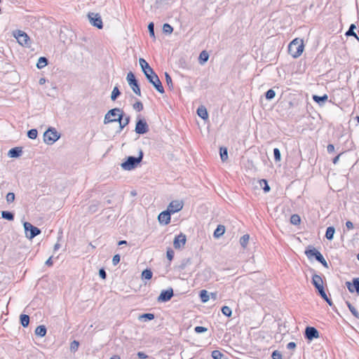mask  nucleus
Listing matches in <instances>:
<instances>
[{"label":"nucleus","instance_id":"obj_10","mask_svg":"<svg viewBox=\"0 0 359 359\" xmlns=\"http://www.w3.org/2000/svg\"><path fill=\"white\" fill-rule=\"evenodd\" d=\"M305 338L309 341H312L314 339L319 337V332L314 327H306L305 329Z\"/></svg>","mask_w":359,"mask_h":359},{"label":"nucleus","instance_id":"obj_33","mask_svg":"<svg viewBox=\"0 0 359 359\" xmlns=\"http://www.w3.org/2000/svg\"><path fill=\"white\" fill-rule=\"evenodd\" d=\"M200 297L201 301L204 303L207 302L209 300V294L208 291L203 290L200 292Z\"/></svg>","mask_w":359,"mask_h":359},{"label":"nucleus","instance_id":"obj_12","mask_svg":"<svg viewBox=\"0 0 359 359\" xmlns=\"http://www.w3.org/2000/svg\"><path fill=\"white\" fill-rule=\"evenodd\" d=\"M183 208V203L181 201L175 200L170 203L168 206L167 210L171 214L175 213L181 210Z\"/></svg>","mask_w":359,"mask_h":359},{"label":"nucleus","instance_id":"obj_27","mask_svg":"<svg viewBox=\"0 0 359 359\" xmlns=\"http://www.w3.org/2000/svg\"><path fill=\"white\" fill-rule=\"evenodd\" d=\"M320 252L317 250L316 248H313L311 249L306 250L305 251V254L306 255L309 259L312 257H316L317 255H318Z\"/></svg>","mask_w":359,"mask_h":359},{"label":"nucleus","instance_id":"obj_44","mask_svg":"<svg viewBox=\"0 0 359 359\" xmlns=\"http://www.w3.org/2000/svg\"><path fill=\"white\" fill-rule=\"evenodd\" d=\"M211 355H212V358H214V359H222V357L224 356V354L222 353L218 350H215V351H212Z\"/></svg>","mask_w":359,"mask_h":359},{"label":"nucleus","instance_id":"obj_5","mask_svg":"<svg viewBox=\"0 0 359 359\" xmlns=\"http://www.w3.org/2000/svg\"><path fill=\"white\" fill-rule=\"evenodd\" d=\"M23 226L25 236L29 239H32L41 233V230L38 227L33 226L28 222H24Z\"/></svg>","mask_w":359,"mask_h":359},{"label":"nucleus","instance_id":"obj_26","mask_svg":"<svg viewBox=\"0 0 359 359\" xmlns=\"http://www.w3.org/2000/svg\"><path fill=\"white\" fill-rule=\"evenodd\" d=\"M209 59V54L207 51L203 50L200 55H199V62L201 65H203L205 62H206Z\"/></svg>","mask_w":359,"mask_h":359},{"label":"nucleus","instance_id":"obj_49","mask_svg":"<svg viewBox=\"0 0 359 359\" xmlns=\"http://www.w3.org/2000/svg\"><path fill=\"white\" fill-rule=\"evenodd\" d=\"M6 200L8 203H13L15 200V194L13 192L8 193L6 196Z\"/></svg>","mask_w":359,"mask_h":359},{"label":"nucleus","instance_id":"obj_61","mask_svg":"<svg viewBox=\"0 0 359 359\" xmlns=\"http://www.w3.org/2000/svg\"><path fill=\"white\" fill-rule=\"evenodd\" d=\"M137 356L139 358H141V359H144V358H148V355L147 354H145L144 352H141V351L137 353Z\"/></svg>","mask_w":359,"mask_h":359},{"label":"nucleus","instance_id":"obj_59","mask_svg":"<svg viewBox=\"0 0 359 359\" xmlns=\"http://www.w3.org/2000/svg\"><path fill=\"white\" fill-rule=\"evenodd\" d=\"M99 276H100L101 278L102 279H105L106 277H107V273L106 271H104V269H100L99 270Z\"/></svg>","mask_w":359,"mask_h":359},{"label":"nucleus","instance_id":"obj_34","mask_svg":"<svg viewBox=\"0 0 359 359\" xmlns=\"http://www.w3.org/2000/svg\"><path fill=\"white\" fill-rule=\"evenodd\" d=\"M126 79L128 81L129 86L132 85L134 83H135L136 81H137L135 79L134 74L132 72H130L129 73H128Z\"/></svg>","mask_w":359,"mask_h":359},{"label":"nucleus","instance_id":"obj_57","mask_svg":"<svg viewBox=\"0 0 359 359\" xmlns=\"http://www.w3.org/2000/svg\"><path fill=\"white\" fill-rule=\"evenodd\" d=\"M121 257L119 255H115L112 258V264L114 266L117 265L120 262Z\"/></svg>","mask_w":359,"mask_h":359},{"label":"nucleus","instance_id":"obj_25","mask_svg":"<svg viewBox=\"0 0 359 359\" xmlns=\"http://www.w3.org/2000/svg\"><path fill=\"white\" fill-rule=\"evenodd\" d=\"M48 65V59L46 57H40L36 63V67L39 69L45 67Z\"/></svg>","mask_w":359,"mask_h":359},{"label":"nucleus","instance_id":"obj_58","mask_svg":"<svg viewBox=\"0 0 359 359\" xmlns=\"http://www.w3.org/2000/svg\"><path fill=\"white\" fill-rule=\"evenodd\" d=\"M142 318H145L146 320H151L154 318V315L153 313H144L141 316Z\"/></svg>","mask_w":359,"mask_h":359},{"label":"nucleus","instance_id":"obj_8","mask_svg":"<svg viewBox=\"0 0 359 359\" xmlns=\"http://www.w3.org/2000/svg\"><path fill=\"white\" fill-rule=\"evenodd\" d=\"M13 36L20 45L28 46L29 37L25 32L16 30L13 32Z\"/></svg>","mask_w":359,"mask_h":359},{"label":"nucleus","instance_id":"obj_24","mask_svg":"<svg viewBox=\"0 0 359 359\" xmlns=\"http://www.w3.org/2000/svg\"><path fill=\"white\" fill-rule=\"evenodd\" d=\"M335 233V229L334 226H329L326 229L325 237L327 240L332 241L334 238V234Z\"/></svg>","mask_w":359,"mask_h":359},{"label":"nucleus","instance_id":"obj_20","mask_svg":"<svg viewBox=\"0 0 359 359\" xmlns=\"http://www.w3.org/2000/svg\"><path fill=\"white\" fill-rule=\"evenodd\" d=\"M225 232V226L222 224H219L214 231L213 236L215 238H218L221 237Z\"/></svg>","mask_w":359,"mask_h":359},{"label":"nucleus","instance_id":"obj_9","mask_svg":"<svg viewBox=\"0 0 359 359\" xmlns=\"http://www.w3.org/2000/svg\"><path fill=\"white\" fill-rule=\"evenodd\" d=\"M89 21L92 25L98 29H102L103 27L101 16L98 13H90L88 15Z\"/></svg>","mask_w":359,"mask_h":359},{"label":"nucleus","instance_id":"obj_50","mask_svg":"<svg viewBox=\"0 0 359 359\" xmlns=\"http://www.w3.org/2000/svg\"><path fill=\"white\" fill-rule=\"evenodd\" d=\"M259 184L261 186H262L263 184L264 185L263 187L264 192H269L270 191V187L269 186L267 181L266 180H260Z\"/></svg>","mask_w":359,"mask_h":359},{"label":"nucleus","instance_id":"obj_45","mask_svg":"<svg viewBox=\"0 0 359 359\" xmlns=\"http://www.w3.org/2000/svg\"><path fill=\"white\" fill-rule=\"evenodd\" d=\"M273 156L274 159L276 162L280 161L281 160V154L279 149L275 148L273 149Z\"/></svg>","mask_w":359,"mask_h":359},{"label":"nucleus","instance_id":"obj_55","mask_svg":"<svg viewBox=\"0 0 359 359\" xmlns=\"http://www.w3.org/2000/svg\"><path fill=\"white\" fill-rule=\"evenodd\" d=\"M320 296L329 304V305H332V302L331 301L330 299L328 298V297L327 296L326 293H325V291H324L323 292H322L321 294H320Z\"/></svg>","mask_w":359,"mask_h":359},{"label":"nucleus","instance_id":"obj_31","mask_svg":"<svg viewBox=\"0 0 359 359\" xmlns=\"http://www.w3.org/2000/svg\"><path fill=\"white\" fill-rule=\"evenodd\" d=\"M250 240V236L248 234H245L240 238V244L243 248H246Z\"/></svg>","mask_w":359,"mask_h":359},{"label":"nucleus","instance_id":"obj_43","mask_svg":"<svg viewBox=\"0 0 359 359\" xmlns=\"http://www.w3.org/2000/svg\"><path fill=\"white\" fill-rule=\"evenodd\" d=\"M163 31L165 34H170L173 31V28L170 25L165 23L163 26Z\"/></svg>","mask_w":359,"mask_h":359},{"label":"nucleus","instance_id":"obj_54","mask_svg":"<svg viewBox=\"0 0 359 359\" xmlns=\"http://www.w3.org/2000/svg\"><path fill=\"white\" fill-rule=\"evenodd\" d=\"M174 251L171 248H168L166 252V257L169 261H172L174 257Z\"/></svg>","mask_w":359,"mask_h":359},{"label":"nucleus","instance_id":"obj_37","mask_svg":"<svg viewBox=\"0 0 359 359\" xmlns=\"http://www.w3.org/2000/svg\"><path fill=\"white\" fill-rule=\"evenodd\" d=\"M346 304L351 313L355 317L359 318V312L357 311V309L350 302H347Z\"/></svg>","mask_w":359,"mask_h":359},{"label":"nucleus","instance_id":"obj_41","mask_svg":"<svg viewBox=\"0 0 359 359\" xmlns=\"http://www.w3.org/2000/svg\"><path fill=\"white\" fill-rule=\"evenodd\" d=\"M38 132L36 129H31L27 132V136L32 140H34L37 137Z\"/></svg>","mask_w":359,"mask_h":359},{"label":"nucleus","instance_id":"obj_36","mask_svg":"<svg viewBox=\"0 0 359 359\" xmlns=\"http://www.w3.org/2000/svg\"><path fill=\"white\" fill-rule=\"evenodd\" d=\"M152 271L150 269H145L142 273V278L150 280L152 278Z\"/></svg>","mask_w":359,"mask_h":359},{"label":"nucleus","instance_id":"obj_19","mask_svg":"<svg viewBox=\"0 0 359 359\" xmlns=\"http://www.w3.org/2000/svg\"><path fill=\"white\" fill-rule=\"evenodd\" d=\"M197 114L198 115L199 117H201L203 120H205L208 118V111H207L206 108L203 106H201L198 108Z\"/></svg>","mask_w":359,"mask_h":359},{"label":"nucleus","instance_id":"obj_15","mask_svg":"<svg viewBox=\"0 0 359 359\" xmlns=\"http://www.w3.org/2000/svg\"><path fill=\"white\" fill-rule=\"evenodd\" d=\"M347 288L350 292H356L359 295V278H355L353 280V284L349 282H346Z\"/></svg>","mask_w":359,"mask_h":359},{"label":"nucleus","instance_id":"obj_13","mask_svg":"<svg viewBox=\"0 0 359 359\" xmlns=\"http://www.w3.org/2000/svg\"><path fill=\"white\" fill-rule=\"evenodd\" d=\"M187 237L185 234L180 233L176 236L173 241V246L175 249H181L186 243Z\"/></svg>","mask_w":359,"mask_h":359},{"label":"nucleus","instance_id":"obj_23","mask_svg":"<svg viewBox=\"0 0 359 359\" xmlns=\"http://www.w3.org/2000/svg\"><path fill=\"white\" fill-rule=\"evenodd\" d=\"M356 28V26L354 24H351L348 29V31L346 32V36H354L358 41H359V37L357 36L356 33L355 32V29Z\"/></svg>","mask_w":359,"mask_h":359},{"label":"nucleus","instance_id":"obj_2","mask_svg":"<svg viewBox=\"0 0 359 359\" xmlns=\"http://www.w3.org/2000/svg\"><path fill=\"white\" fill-rule=\"evenodd\" d=\"M304 42L303 40L299 39H294L288 46V52L294 58L299 57L304 51Z\"/></svg>","mask_w":359,"mask_h":359},{"label":"nucleus","instance_id":"obj_28","mask_svg":"<svg viewBox=\"0 0 359 359\" xmlns=\"http://www.w3.org/2000/svg\"><path fill=\"white\" fill-rule=\"evenodd\" d=\"M20 323L24 327H26L28 326L29 323V317L26 314H21L20 317Z\"/></svg>","mask_w":359,"mask_h":359},{"label":"nucleus","instance_id":"obj_52","mask_svg":"<svg viewBox=\"0 0 359 359\" xmlns=\"http://www.w3.org/2000/svg\"><path fill=\"white\" fill-rule=\"evenodd\" d=\"M148 29L149 32L150 36L155 38L154 34V24L153 22H150L148 25Z\"/></svg>","mask_w":359,"mask_h":359},{"label":"nucleus","instance_id":"obj_16","mask_svg":"<svg viewBox=\"0 0 359 359\" xmlns=\"http://www.w3.org/2000/svg\"><path fill=\"white\" fill-rule=\"evenodd\" d=\"M170 215L171 213L168 210L161 212L158 216V222L161 224H168L170 222Z\"/></svg>","mask_w":359,"mask_h":359},{"label":"nucleus","instance_id":"obj_6","mask_svg":"<svg viewBox=\"0 0 359 359\" xmlns=\"http://www.w3.org/2000/svg\"><path fill=\"white\" fill-rule=\"evenodd\" d=\"M123 112L120 108H114L107 111L104 118V124L116 122V118Z\"/></svg>","mask_w":359,"mask_h":359},{"label":"nucleus","instance_id":"obj_11","mask_svg":"<svg viewBox=\"0 0 359 359\" xmlns=\"http://www.w3.org/2000/svg\"><path fill=\"white\" fill-rule=\"evenodd\" d=\"M173 290L170 287L165 290L161 291L160 295L157 298L158 302H168L173 297Z\"/></svg>","mask_w":359,"mask_h":359},{"label":"nucleus","instance_id":"obj_14","mask_svg":"<svg viewBox=\"0 0 359 359\" xmlns=\"http://www.w3.org/2000/svg\"><path fill=\"white\" fill-rule=\"evenodd\" d=\"M123 111L118 115V117L116 118V122L119 123V130L118 133H120L127 125L130 123V116H127L123 118Z\"/></svg>","mask_w":359,"mask_h":359},{"label":"nucleus","instance_id":"obj_60","mask_svg":"<svg viewBox=\"0 0 359 359\" xmlns=\"http://www.w3.org/2000/svg\"><path fill=\"white\" fill-rule=\"evenodd\" d=\"M297 345L294 342L291 341L287 344V348L290 350H293L296 348Z\"/></svg>","mask_w":359,"mask_h":359},{"label":"nucleus","instance_id":"obj_29","mask_svg":"<svg viewBox=\"0 0 359 359\" xmlns=\"http://www.w3.org/2000/svg\"><path fill=\"white\" fill-rule=\"evenodd\" d=\"M1 217L8 221H13L14 219V214L9 211H2Z\"/></svg>","mask_w":359,"mask_h":359},{"label":"nucleus","instance_id":"obj_42","mask_svg":"<svg viewBox=\"0 0 359 359\" xmlns=\"http://www.w3.org/2000/svg\"><path fill=\"white\" fill-rule=\"evenodd\" d=\"M276 96V92L273 89H269L266 92L265 97L267 100H271Z\"/></svg>","mask_w":359,"mask_h":359},{"label":"nucleus","instance_id":"obj_30","mask_svg":"<svg viewBox=\"0 0 359 359\" xmlns=\"http://www.w3.org/2000/svg\"><path fill=\"white\" fill-rule=\"evenodd\" d=\"M219 154L222 161L224 162L228 158V151L226 147H220Z\"/></svg>","mask_w":359,"mask_h":359},{"label":"nucleus","instance_id":"obj_47","mask_svg":"<svg viewBox=\"0 0 359 359\" xmlns=\"http://www.w3.org/2000/svg\"><path fill=\"white\" fill-rule=\"evenodd\" d=\"M79 346V342L78 341L74 340L70 344V350L72 352H75L78 350Z\"/></svg>","mask_w":359,"mask_h":359},{"label":"nucleus","instance_id":"obj_62","mask_svg":"<svg viewBox=\"0 0 359 359\" xmlns=\"http://www.w3.org/2000/svg\"><path fill=\"white\" fill-rule=\"evenodd\" d=\"M327 150L328 153H332L334 151V147L333 144H330L327 147Z\"/></svg>","mask_w":359,"mask_h":359},{"label":"nucleus","instance_id":"obj_40","mask_svg":"<svg viewBox=\"0 0 359 359\" xmlns=\"http://www.w3.org/2000/svg\"><path fill=\"white\" fill-rule=\"evenodd\" d=\"M222 313L227 316V317H230L232 314V311H231V309L227 306H222Z\"/></svg>","mask_w":359,"mask_h":359},{"label":"nucleus","instance_id":"obj_56","mask_svg":"<svg viewBox=\"0 0 359 359\" xmlns=\"http://www.w3.org/2000/svg\"><path fill=\"white\" fill-rule=\"evenodd\" d=\"M194 330L196 333L200 334L206 332L208 329L203 326H196L195 327Z\"/></svg>","mask_w":359,"mask_h":359},{"label":"nucleus","instance_id":"obj_53","mask_svg":"<svg viewBox=\"0 0 359 359\" xmlns=\"http://www.w3.org/2000/svg\"><path fill=\"white\" fill-rule=\"evenodd\" d=\"M271 358L273 359H283L282 353L279 351H274L272 353Z\"/></svg>","mask_w":359,"mask_h":359},{"label":"nucleus","instance_id":"obj_17","mask_svg":"<svg viewBox=\"0 0 359 359\" xmlns=\"http://www.w3.org/2000/svg\"><path fill=\"white\" fill-rule=\"evenodd\" d=\"M22 153V148L20 147H14L8 151V155L11 158H18Z\"/></svg>","mask_w":359,"mask_h":359},{"label":"nucleus","instance_id":"obj_4","mask_svg":"<svg viewBox=\"0 0 359 359\" xmlns=\"http://www.w3.org/2000/svg\"><path fill=\"white\" fill-rule=\"evenodd\" d=\"M60 135L57 132L55 128H49L44 133H43V141L45 143L48 144H53L59 138Z\"/></svg>","mask_w":359,"mask_h":359},{"label":"nucleus","instance_id":"obj_46","mask_svg":"<svg viewBox=\"0 0 359 359\" xmlns=\"http://www.w3.org/2000/svg\"><path fill=\"white\" fill-rule=\"evenodd\" d=\"M98 209V203L97 202H93L88 207V211L90 213L95 212Z\"/></svg>","mask_w":359,"mask_h":359},{"label":"nucleus","instance_id":"obj_22","mask_svg":"<svg viewBox=\"0 0 359 359\" xmlns=\"http://www.w3.org/2000/svg\"><path fill=\"white\" fill-rule=\"evenodd\" d=\"M46 334V327L45 325H39L35 330V334L43 337Z\"/></svg>","mask_w":359,"mask_h":359},{"label":"nucleus","instance_id":"obj_38","mask_svg":"<svg viewBox=\"0 0 359 359\" xmlns=\"http://www.w3.org/2000/svg\"><path fill=\"white\" fill-rule=\"evenodd\" d=\"M301 219L298 215H292L290 217V222L294 225H298L300 224Z\"/></svg>","mask_w":359,"mask_h":359},{"label":"nucleus","instance_id":"obj_35","mask_svg":"<svg viewBox=\"0 0 359 359\" xmlns=\"http://www.w3.org/2000/svg\"><path fill=\"white\" fill-rule=\"evenodd\" d=\"M130 86L131 87L133 91L137 95L140 96L141 95V90H140V86L138 84V82L136 81L135 83H134L132 85H130Z\"/></svg>","mask_w":359,"mask_h":359},{"label":"nucleus","instance_id":"obj_21","mask_svg":"<svg viewBox=\"0 0 359 359\" xmlns=\"http://www.w3.org/2000/svg\"><path fill=\"white\" fill-rule=\"evenodd\" d=\"M328 99V96L327 95H324L323 96L313 95V100L318 103L319 105H323Z\"/></svg>","mask_w":359,"mask_h":359},{"label":"nucleus","instance_id":"obj_18","mask_svg":"<svg viewBox=\"0 0 359 359\" xmlns=\"http://www.w3.org/2000/svg\"><path fill=\"white\" fill-rule=\"evenodd\" d=\"M312 284L316 288H318L323 285V278L319 275L314 274L312 277Z\"/></svg>","mask_w":359,"mask_h":359},{"label":"nucleus","instance_id":"obj_51","mask_svg":"<svg viewBox=\"0 0 359 359\" xmlns=\"http://www.w3.org/2000/svg\"><path fill=\"white\" fill-rule=\"evenodd\" d=\"M165 81H166L167 85L168 86V87L170 88H172V81L171 76H170V74L168 73L165 72Z\"/></svg>","mask_w":359,"mask_h":359},{"label":"nucleus","instance_id":"obj_48","mask_svg":"<svg viewBox=\"0 0 359 359\" xmlns=\"http://www.w3.org/2000/svg\"><path fill=\"white\" fill-rule=\"evenodd\" d=\"M133 107L137 111H141L143 109V104L140 101H137L133 104Z\"/></svg>","mask_w":359,"mask_h":359},{"label":"nucleus","instance_id":"obj_39","mask_svg":"<svg viewBox=\"0 0 359 359\" xmlns=\"http://www.w3.org/2000/svg\"><path fill=\"white\" fill-rule=\"evenodd\" d=\"M121 95V92L118 90V87H114L111 95V100L114 101L117 99V97Z\"/></svg>","mask_w":359,"mask_h":359},{"label":"nucleus","instance_id":"obj_64","mask_svg":"<svg viewBox=\"0 0 359 359\" xmlns=\"http://www.w3.org/2000/svg\"><path fill=\"white\" fill-rule=\"evenodd\" d=\"M46 265L47 266H52L53 265V261H52V257H50L46 262Z\"/></svg>","mask_w":359,"mask_h":359},{"label":"nucleus","instance_id":"obj_1","mask_svg":"<svg viewBox=\"0 0 359 359\" xmlns=\"http://www.w3.org/2000/svg\"><path fill=\"white\" fill-rule=\"evenodd\" d=\"M139 63L148 81L154 86L158 92L160 93H163L164 88L162 86V83L158 75L149 65L148 62L144 59L140 58Z\"/></svg>","mask_w":359,"mask_h":359},{"label":"nucleus","instance_id":"obj_63","mask_svg":"<svg viewBox=\"0 0 359 359\" xmlns=\"http://www.w3.org/2000/svg\"><path fill=\"white\" fill-rule=\"evenodd\" d=\"M346 226L348 229H353V224L351 221H347L346 222Z\"/></svg>","mask_w":359,"mask_h":359},{"label":"nucleus","instance_id":"obj_32","mask_svg":"<svg viewBox=\"0 0 359 359\" xmlns=\"http://www.w3.org/2000/svg\"><path fill=\"white\" fill-rule=\"evenodd\" d=\"M315 259L318 262L321 263L325 267H326V268L329 267L328 264H327V262H326V260L325 259V258L323 257V255L320 252H319L318 255H316Z\"/></svg>","mask_w":359,"mask_h":359},{"label":"nucleus","instance_id":"obj_7","mask_svg":"<svg viewBox=\"0 0 359 359\" xmlns=\"http://www.w3.org/2000/svg\"><path fill=\"white\" fill-rule=\"evenodd\" d=\"M137 134L143 135L149 131V125L144 118H137L135 128Z\"/></svg>","mask_w":359,"mask_h":359},{"label":"nucleus","instance_id":"obj_3","mask_svg":"<svg viewBox=\"0 0 359 359\" xmlns=\"http://www.w3.org/2000/svg\"><path fill=\"white\" fill-rule=\"evenodd\" d=\"M142 158L143 153L142 151H140L138 156H128L126 161L121 164V166L124 170H131L138 165V164L142 161Z\"/></svg>","mask_w":359,"mask_h":359}]
</instances>
